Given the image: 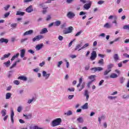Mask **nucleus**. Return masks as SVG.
Segmentation results:
<instances>
[{"instance_id":"36","label":"nucleus","mask_w":129,"mask_h":129,"mask_svg":"<svg viewBox=\"0 0 129 129\" xmlns=\"http://www.w3.org/2000/svg\"><path fill=\"white\" fill-rule=\"evenodd\" d=\"M82 77H81V78H80L79 79V84L77 85V87H80V86H81V84H82Z\"/></svg>"},{"instance_id":"12","label":"nucleus","mask_w":129,"mask_h":129,"mask_svg":"<svg viewBox=\"0 0 129 129\" xmlns=\"http://www.w3.org/2000/svg\"><path fill=\"white\" fill-rule=\"evenodd\" d=\"M84 95L86 97V100L89 99V92H88V90H85Z\"/></svg>"},{"instance_id":"14","label":"nucleus","mask_w":129,"mask_h":129,"mask_svg":"<svg viewBox=\"0 0 129 129\" xmlns=\"http://www.w3.org/2000/svg\"><path fill=\"white\" fill-rule=\"evenodd\" d=\"M18 79H20L23 81H27L28 80V78L25 76H21L18 77Z\"/></svg>"},{"instance_id":"57","label":"nucleus","mask_w":129,"mask_h":129,"mask_svg":"<svg viewBox=\"0 0 129 129\" xmlns=\"http://www.w3.org/2000/svg\"><path fill=\"white\" fill-rule=\"evenodd\" d=\"M58 40H59V41H62L63 38V36H61V35H59V36H58Z\"/></svg>"},{"instance_id":"35","label":"nucleus","mask_w":129,"mask_h":129,"mask_svg":"<svg viewBox=\"0 0 129 129\" xmlns=\"http://www.w3.org/2000/svg\"><path fill=\"white\" fill-rule=\"evenodd\" d=\"M6 99H10V98H11V97L12 96V93H7L6 94Z\"/></svg>"},{"instance_id":"43","label":"nucleus","mask_w":129,"mask_h":129,"mask_svg":"<svg viewBox=\"0 0 129 129\" xmlns=\"http://www.w3.org/2000/svg\"><path fill=\"white\" fill-rule=\"evenodd\" d=\"M107 98L109 100H113V99H115V98H116V96H109Z\"/></svg>"},{"instance_id":"48","label":"nucleus","mask_w":129,"mask_h":129,"mask_svg":"<svg viewBox=\"0 0 129 129\" xmlns=\"http://www.w3.org/2000/svg\"><path fill=\"white\" fill-rule=\"evenodd\" d=\"M123 29L124 30H129V24H128V25H124V26L123 27Z\"/></svg>"},{"instance_id":"28","label":"nucleus","mask_w":129,"mask_h":129,"mask_svg":"<svg viewBox=\"0 0 129 129\" xmlns=\"http://www.w3.org/2000/svg\"><path fill=\"white\" fill-rule=\"evenodd\" d=\"M119 81L121 84H123V83H124V81H125V78L121 77L119 78Z\"/></svg>"},{"instance_id":"33","label":"nucleus","mask_w":129,"mask_h":129,"mask_svg":"<svg viewBox=\"0 0 129 129\" xmlns=\"http://www.w3.org/2000/svg\"><path fill=\"white\" fill-rule=\"evenodd\" d=\"M35 97H33L32 99H29L27 101V103H28L29 104L32 103V102H33V101H35Z\"/></svg>"},{"instance_id":"53","label":"nucleus","mask_w":129,"mask_h":129,"mask_svg":"<svg viewBox=\"0 0 129 129\" xmlns=\"http://www.w3.org/2000/svg\"><path fill=\"white\" fill-rule=\"evenodd\" d=\"M22 106H20L17 108V111L18 112H21V111H22Z\"/></svg>"},{"instance_id":"18","label":"nucleus","mask_w":129,"mask_h":129,"mask_svg":"<svg viewBox=\"0 0 129 129\" xmlns=\"http://www.w3.org/2000/svg\"><path fill=\"white\" fill-rule=\"evenodd\" d=\"M77 120L78 122H79L80 123H82L84 121L83 120V117H79L77 119Z\"/></svg>"},{"instance_id":"25","label":"nucleus","mask_w":129,"mask_h":129,"mask_svg":"<svg viewBox=\"0 0 129 129\" xmlns=\"http://www.w3.org/2000/svg\"><path fill=\"white\" fill-rule=\"evenodd\" d=\"M104 28H106V29H110V28H111V25L109 24V23H107L104 24Z\"/></svg>"},{"instance_id":"46","label":"nucleus","mask_w":129,"mask_h":129,"mask_svg":"<svg viewBox=\"0 0 129 129\" xmlns=\"http://www.w3.org/2000/svg\"><path fill=\"white\" fill-rule=\"evenodd\" d=\"M10 14H11V12H9L5 13L4 14V18H8V17H9V16H10Z\"/></svg>"},{"instance_id":"16","label":"nucleus","mask_w":129,"mask_h":129,"mask_svg":"<svg viewBox=\"0 0 129 129\" xmlns=\"http://www.w3.org/2000/svg\"><path fill=\"white\" fill-rule=\"evenodd\" d=\"M10 56H11L10 53L5 54V55H4L3 57L1 58V60H2L3 61V60H5V59H6L7 58H9V57Z\"/></svg>"},{"instance_id":"4","label":"nucleus","mask_w":129,"mask_h":129,"mask_svg":"<svg viewBox=\"0 0 129 129\" xmlns=\"http://www.w3.org/2000/svg\"><path fill=\"white\" fill-rule=\"evenodd\" d=\"M67 17L69 19H73V18L75 17V13H73V12L70 11L67 14Z\"/></svg>"},{"instance_id":"62","label":"nucleus","mask_w":129,"mask_h":129,"mask_svg":"<svg viewBox=\"0 0 129 129\" xmlns=\"http://www.w3.org/2000/svg\"><path fill=\"white\" fill-rule=\"evenodd\" d=\"M89 68H90V67L89 66V65L86 66L85 67V70H86V71H87V70H89Z\"/></svg>"},{"instance_id":"55","label":"nucleus","mask_w":129,"mask_h":129,"mask_svg":"<svg viewBox=\"0 0 129 129\" xmlns=\"http://www.w3.org/2000/svg\"><path fill=\"white\" fill-rule=\"evenodd\" d=\"M122 98L124 99H126L127 98H129L128 95H122Z\"/></svg>"},{"instance_id":"13","label":"nucleus","mask_w":129,"mask_h":129,"mask_svg":"<svg viewBox=\"0 0 129 129\" xmlns=\"http://www.w3.org/2000/svg\"><path fill=\"white\" fill-rule=\"evenodd\" d=\"M77 88L79 91H82L85 88V83H83L80 87H77Z\"/></svg>"},{"instance_id":"52","label":"nucleus","mask_w":129,"mask_h":129,"mask_svg":"<svg viewBox=\"0 0 129 129\" xmlns=\"http://www.w3.org/2000/svg\"><path fill=\"white\" fill-rule=\"evenodd\" d=\"M47 9H48V7L43 8V10H43L42 12L43 14H45L47 13V10H46Z\"/></svg>"},{"instance_id":"11","label":"nucleus","mask_w":129,"mask_h":129,"mask_svg":"<svg viewBox=\"0 0 129 129\" xmlns=\"http://www.w3.org/2000/svg\"><path fill=\"white\" fill-rule=\"evenodd\" d=\"M95 77H96V75H91L88 77V79L91 80V82H94L95 81Z\"/></svg>"},{"instance_id":"15","label":"nucleus","mask_w":129,"mask_h":129,"mask_svg":"<svg viewBox=\"0 0 129 129\" xmlns=\"http://www.w3.org/2000/svg\"><path fill=\"white\" fill-rule=\"evenodd\" d=\"M34 31L32 30H29L28 31L25 32L23 34V36H27L28 35H32Z\"/></svg>"},{"instance_id":"10","label":"nucleus","mask_w":129,"mask_h":129,"mask_svg":"<svg viewBox=\"0 0 129 129\" xmlns=\"http://www.w3.org/2000/svg\"><path fill=\"white\" fill-rule=\"evenodd\" d=\"M25 54H26V49H23L20 50V57L21 58H24L25 57Z\"/></svg>"},{"instance_id":"38","label":"nucleus","mask_w":129,"mask_h":129,"mask_svg":"<svg viewBox=\"0 0 129 129\" xmlns=\"http://www.w3.org/2000/svg\"><path fill=\"white\" fill-rule=\"evenodd\" d=\"M82 108H83V109H87V108H88V103H86L84 105L82 106Z\"/></svg>"},{"instance_id":"22","label":"nucleus","mask_w":129,"mask_h":129,"mask_svg":"<svg viewBox=\"0 0 129 129\" xmlns=\"http://www.w3.org/2000/svg\"><path fill=\"white\" fill-rule=\"evenodd\" d=\"M48 33V29L46 28L42 29L40 32V34H46Z\"/></svg>"},{"instance_id":"47","label":"nucleus","mask_w":129,"mask_h":129,"mask_svg":"<svg viewBox=\"0 0 129 129\" xmlns=\"http://www.w3.org/2000/svg\"><path fill=\"white\" fill-rule=\"evenodd\" d=\"M10 7H11V6H10L9 5L6 6L5 7H4L5 11H6V12L9 11V9H10Z\"/></svg>"},{"instance_id":"20","label":"nucleus","mask_w":129,"mask_h":129,"mask_svg":"<svg viewBox=\"0 0 129 129\" xmlns=\"http://www.w3.org/2000/svg\"><path fill=\"white\" fill-rule=\"evenodd\" d=\"M113 58L115 61H118L119 60V57L118 56V54L117 53H115L113 55Z\"/></svg>"},{"instance_id":"58","label":"nucleus","mask_w":129,"mask_h":129,"mask_svg":"<svg viewBox=\"0 0 129 129\" xmlns=\"http://www.w3.org/2000/svg\"><path fill=\"white\" fill-rule=\"evenodd\" d=\"M28 53H30V54H34L35 53V51L33 50V49H29L28 50Z\"/></svg>"},{"instance_id":"9","label":"nucleus","mask_w":129,"mask_h":129,"mask_svg":"<svg viewBox=\"0 0 129 129\" xmlns=\"http://www.w3.org/2000/svg\"><path fill=\"white\" fill-rule=\"evenodd\" d=\"M43 47H44V44L41 43L39 44H37L35 47V49L36 51H39V50H41V49H42Z\"/></svg>"},{"instance_id":"63","label":"nucleus","mask_w":129,"mask_h":129,"mask_svg":"<svg viewBox=\"0 0 129 129\" xmlns=\"http://www.w3.org/2000/svg\"><path fill=\"white\" fill-rule=\"evenodd\" d=\"M104 3L103 1H99L98 2V5H102Z\"/></svg>"},{"instance_id":"27","label":"nucleus","mask_w":129,"mask_h":129,"mask_svg":"<svg viewBox=\"0 0 129 129\" xmlns=\"http://www.w3.org/2000/svg\"><path fill=\"white\" fill-rule=\"evenodd\" d=\"M117 77L118 76L116 74L112 73L110 75V78H117Z\"/></svg>"},{"instance_id":"49","label":"nucleus","mask_w":129,"mask_h":129,"mask_svg":"<svg viewBox=\"0 0 129 129\" xmlns=\"http://www.w3.org/2000/svg\"><path fill=\"white\" fill-rule=\"evenodd\" d=\"M13 71H10L9 72V73H8V77H9V78H10V77H12V75H13Z\"/></svg>"},{"instance_id":"26","label":"nucleus","mask_w":129,"mask_h":129,"mask_svg":"<svg viewBox=\"0 0 129 129\" xmlns=\"http://www.w3.org/2000/svg\"><path fill=\"white\" fill-rule=\"evenodd\" d=\"M0 42H1V43H8L9 42V40L8 39H6V38H1L0 39Z\"/></svg>"},{"instance_id":"61","label":"nucleus","mask_w":129,"mask_h":129,"mask_svg":"<svg viewBox=\"0 0 129 129\" xmlns=\"http://www.w3.org/2000/svg\"><path fill=\"white\" fill-rule=\"evenodd\" d=\"M45 65V61H42L41 63H39V66L40 67H43Z\"/></svg>"},{"instance_id":"39","label":"nucleus","mask_w":129,"mask_h":129,"mask_svg":"<svg viewBox=\"0 0 129 129\" xmlns=\"http://www.w3.org/2000/svg\"><path fill=\"white\" fill-rule=\"evenodd\" d=\"M23 116H25V117L27 119L28 118H32V114H23Z\"/></svg>"},{"instance_id":"30","label":"nucleus","mask_w":129,"mask_h":129,"mask_svg":"<svg viewBox=\"0 0 129 129\" xmlns=\"http://www.w3.org/2000/svg\"><path fill=\"white\" fill-rule=\"evenodd\" d=\"M4 64L6 67H9L11 65V61L8 60L7 62H4Z\"/></svg>"},{"instance_id":"5","label":"nucleus","mask_w":129,"mask_h":129,"mask_svg":"<svg viewBox=\"0 0 129 129\" xmlns=\"http://www.w3.org/2000/svg\"><path fill=\"white\" fill-rule=\"evenodd\" d=\"M92 2H90L88 4H86L84 5L83 8L86 11H88L91 8Z\"/></svg>"},{"instance_id":"17","label":"nucleus","mask_w":129,"mask_h":129,"mask_svg":"<svg viewBox=\"0 0 129 129\" xmlns=\"http://www.w3.org/2000/svg\"><path fill=\"white\" fill-rule=\"evenodd\" d=\"M26 11L27 12V13H32V12H33V7H32V6H30L28 8H27L26 9Z\"/></svg>"},{"instance_id":"44","label":"nucleus","mask_w":129,"mask_h":129,"mask_svg":"<svg viewBox=\"0 0 129 129\" xmlns=\"http://www.w3.org/2000/svg\"><path fill=\"white\" fill-rule=\"evenodd\" d=\"M62 64H63V61H59L57 62V67H58V68H60V67H61V65H62Z\"/></svg>"},{"instance_id":"7","label":"nucleus","mask_w":129,"mask_h":129,"mask_svg":"<svg viewBox=\"0 0 129 129\" xmlns=\"http://www.w3.org/2000/svg\"><path fill=\"white\" fill-rule=\"evenodd\" d=\"M11 121L12 123H14V116H15V112H14V109L13 108H11Z\"/></svg>"},{"instance_id":"29","label":"nucleus","mask_w":129,"mask_h":129,"mask_svg":"<svg viewBox=\"0 0 129 129\" xmlns=\"http://www.w3.org/2000/svg\"><path fill=\"white\" fill-rule=\"evenodd\" d=\"M20 55V53H17L16 55H14L11 58V61H14L16 58H18Z\"/></svg>"},{"instance_id":"8","label":"nucleus","mask_w":129,"mask_h":129,"mask_svg":"<svg viewBox=\"0 0 129 129\" xmlns=\"http://www.w3.org/2000/svg\"><path fill=\"white\" fill-rule=\"evenodd\" d=\"M42 75L43 77H45V80H47V79L50 77V74H47V72H46L45 71L42 72Z\"/></svg>"},{"instance_id":"6","label":"nucleus","mask_w":129,"mask_h":129,"mask_svg":"<svg viewBox=\"0 0 129 129\" xmlns=\"http://www.w3.org/2000/svg\"><path fill=\"white\" fill-rule=\"evenodd\" d=\"M44 37L42 35H37L32 39L33 42H36V41H40V40L43 39Z\"/></svg>"},{"instance_id":"34","label":"nucleus","mask_w":129,"mask_h":129,"mask_svg":"<svg viewBox=\"0 0 129 129\" xmlns=\"http://www.w3.org/2000/svg\"><path fill=\"white\" fill-rule=\"evenodd\" d=\"M1 114H2V116H6V115L7 114V110H2L1 111Z\"/></svg>"},{"instance_id":"50","label":"nucleus","mask_w":129,"mask_h":129,"mask_svg":"<svg viewBox=\"0 0 129 129\" xmlns=\"http://www.w3.org/2000/svg\"><path fill=\"white\" fill-rule=\"evenodd\" d=\"M110 70H106L104 72V75H107L109 72H110Z\"/></svg>"},{"instance_id":"60","label":"nucleus","mask_w":129,"mask_h":129,"mask_svg":"<svg viewBox=\"0 0 129 129\" xmlns=\"http://www.w3.org/2000/svg\"><path fill=\"white\" fill-rule=\"evenodd\" d=\"M103 70V69L101 67H97V71H102Z\"/></svg>"},{"instance_id":"40","label":"nucleus","mask_w":129,"mask_h":129,"mask_svg":"<svg viewBox=\"0 0 129 129\" xmlns=\"http://www.w3.org/2000/svg\"><path fill=\"white\" fill-rule=\"evenodd\" d=\"M67 91H69V92H74V91H75V88H68Z\"/></svg>"},{"instance_id":"23","label":"nucleus","mask_w":129,"mask_h":129,"mask_svg":"<svg viewBox=\"0 0 129 129\" xmlns=\"http://www.w3.org/2000/svg\"><path fill=\"white\" fill-rule=\"evenodd\" d=\"M73 114V112L71 110H69L67 112L64 113L65 115H67L68 116H70V115H72Z\"/></svg>"},{"instance_id":"41","label":"nucleus","mask_w":129,"mask_h":129,"mask_svg":"<svg viewBox=\"0 0 129 129\" xmlns=\"http://www.w3.org/2000/svg\"><path fill=\"white\" fill-rule=\"evenodd\" d=\"M113 67V64L110 63L107 66V70L111 71V69Z\"/></svg>"},{"instance_id":"54","label":"nucleus","mask_w":129,"mask_h":129,"mask_svg":"<svg viewBox=\"0 0 129 129\" xmlns=\"http://www.w3.org/2000/svg\"><path fill=\"white\" fill-rule=\"evenodd\" d=\"M13 82L16 85H19V84H20V81L18 80H15Z\"/></svg>"},{"instance_id":"32","label":"nucleus","mask_w":129,"mask_h":129,"mask_svg":"<svg viewBox=\"0 0 129 129\" xmlns=\"http://www.w3.org/2000/svg\"><path fill=\"white\" fill-rule=\"evenodd\" d=\"M82 45L81 44H78L76 45L75 48V51H77V50H79V49H80L82 47H81Z\"/></svg>"},{"instance_id":"37","label":"nucleus","mask_w":129,"mask_h":129,"mask_svg":"<svg viewBox=\"0 0 129 129\" xmlns=\"http://www.w3.org/2000/svg\"><path fill=\"white\" fill-rule=\"evenodd\" d=\"M18 26V24L17 23H13L11 24L10 27L12 28L13 29H16L17 28V26Z\"/></svg>"},{"instance_id":"42","label":"nucleus","mask_w":129,"mask_h":129,"mask_svg":"<svg viewBox=\"0 0 129 129\" xmlns=\"http://www.w3.org/2000/svg\"><path fill=\"white\" fill-rule=\"evenodd\" d=\"M83 32V31L82 30H80V31L78 32L76 34L75 37H78L79 36H80L81 35V34H82Z\"/></svg>"},{"instance_id":"59","label":"nucleus","mask_w":129,"mask_h":129,"mask_svg":"<svg viewBox=\"0 0 129 129\" xmlns=\"http://www.w3.org/2000/svg\"><path fill=\"white\" fill-rule=\"evenodd\" d=\"M74 97V95H70L68 96L69 99H73V98Z\"/></svg>"},{"instance_id":"2","label":"nucleus","mask_w":129,"mask_h":129,"mask_svg":"<svg viewBox=\"0 0 129 129\" xmlns=\"http://www.w3.org/2000/svg\"><path fill=\"white\" fill-rule=\"evenodd\" d=\"M96 57H97L96 51H93L91 53V56L90 57V60H91V61H93L94 60H95V58H96Z\"/></svg>"},{"instance_id":"19","label":"nucleus","mask_w":129,"mask_h":129,"mask_svg":"<svg viewBox=\"0 0 129 129\" xmlns=\"http://www.w3.org/2000/svg\"><path fill=\"white\" fill-rule=\"evenodd\" d=\"M87 47H89V43H86L82 47H81L79 49V51H80L81 50H82L83 49H85V48H87Z\"/></svg>"},{"instance_id":"21","label":"nucleus","mask_w":129,"mask_h":129,"mask_svg":"<svg viewBox=\"0 0 129 129\" xmlns=\"http://www.w3.org/2000/svg\"><path fill=\"white\" fill-rule=\"evenodd\" d=\"M105 116L104 115H102L101 116L98 117V121L99 123H101V120L105 119Z\"/></svg>"},{"instance_id":"56","label":"nucleus","mask_w":129,"mask_h":129,"mask_svg":"<svg viewBox=\"0 0 129 129\" xmlns=\"http://www.w3.org/2000/svg\"><path fill=\"white\" fill-rule=\"evenodd\" d=\"M17 66V62H15L12 66L10 67V69H13V68H15Z\"/></svg>"},{"instance_id":"51","label":"nucleus","mask_w":129,"mask_h":129,"mask_svg":"<svg viewBox=\"0 0 129 129\" xmlns=\"http://www.w3.org/2000/svg\"><path fill=\"white\" fill-rule=\"evenodd\" d=\"M91 84H92V82L90 81L88 83V84H87L88 88H90V86L91 85Z\"/></svg>"},{"instance_id":"1","label":"nucleus","mask_w":129,"mask_h":129,"mask_svg":"<svg viewBox=\"0 0 129 129\" xmlns=\"http://www.w3.org/2000/svg\"><path fill=\"white\" fill-rule=\"evenodd\" d=\"M61 122H62V119L60 118H57L52 121L51 125L53 127L57 126V125H60Z\"/></svg>"},{"instance_id":"64","label":"nucleus","mask_w":129,"mask_h":129,"mask_svg":"<svg viewBox=\"0 0 129 129\" xmlns=\"http://www.w3.org/2000/svg\"><path fill=\"white\" fill-rule=\"evenodd\" d=\"M39 127L38 126H33L30 127V129H38Z\"/></svg>"},{"instance_id":"3","label":"nucleus","mask_w":129,"mask_h":129,"mask_svg":"<svg viewBox=\"0 0 129 129\" xmlns=\"http://www.w3.org/2000/svg\"><path fill=\"white\" fill-rule=\"evenodd\" d=\"M73 30H74V29L73 28V27L70 26L68 27L67 30H64L63 31V34H64V35H67V34H70V33H72V31Z\"/></svg>"},{"instance_id":"31","label":"nucleus","mask_w":129,"mask_h":129,"mask_svg":"<svg viewBox=\"0 0 129 129\" xmlns=\"http://www.w3.org/2000/svg\"><path fill=\"white\" fill-rule=\"evenodd\" d=\"M25 13L21 11H17L16 13V16H24Z\"/></svg>"},{"instance_id":"24","label":"nucleus","mask_w":129,"mask_h":129,"mask_svg":"<svg viewBox=\"0 0 129 129\" xmlns=\"http://www.w3.org/2000/svg\"><path fill=\"white\" fill-rule=\"evenodd\" d=\"M61 25V21L57 20L54 22V26H56V27H59Z\"/></svg>"},{"instance_id":"45","label":"nucleus","mask_w":129,"mask_h":129,"mask_svg":"<svg viewBox=\"0 0 129 129\" xmlns=\"http://www.w3.org/2000/svg\"><path fill=\"white\" fill-rule=\"evenodd\" d=\"M98 63V64H100L102 66H103V64H104V62H103V59H100Z\"/></svg>"}]
</instances>
